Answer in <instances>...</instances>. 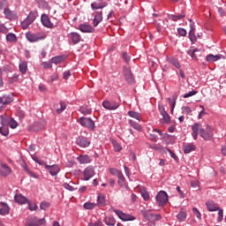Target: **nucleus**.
Instances as JSON below:
<instances>
[{"label":"nucleus","instance_id":"nucleus-46","mask_svg":"<svg viewBox=\"0 0 226 226\" xmlns=\"http://www.w3.org/2000/svg\"><path fill=\"white\" fill-rule=\"evenodd\" d=\"M79 112H81V114H84V116H88L89 114H91L92 110L89 108L80 107Z\"/></svg>","mask_w":226,"mask_h":226},{"label":"nucleus","instance_id":"nucleus-32","mask_svg":"<svg viewBox=\"0 0 226 226\" xmlns=\"http://www.w3.org/2000/svg\"><path fill=\"white\" fill-rule=\"evenodd\" d=\"M167 61L170 63V64H172V66H175V68H181V64L176 59L174 56H170L167 58Z\"/></svg>","mask_w":226,"mask_h":226},{"label":"nucleus","instance_id":"nucleus-38","mask_svg":"<svg viewBox=\"0 0 226 226\" xmlns=\"http://www.w3.org/2000/svg\"><path fill=\"white\" fill-rule=\"evenodd\" d=\"M23 170H25V172H26V174H28V176H30V177H34V179H38V175H36L33 171L29 170V168L27 167V164L23 165Z\"/></svg>","mask_w":226,"mask_h":226},{"label":"nucleus","instance_id":"nucleus-1","mask_svg":"<svg viewBox=\"0 0 226 226\" xmlns=\"http://www.w3.org/2000/svg\"><path fill=\"white\" fill-rule=\"evenodd\" d=\"M192 137L194 140L199 139V135H200V138L205 140L213 139V128L210 125H207L206 129H204L202 128V124L195 123L193 125H192Z\"/></svg>","mask_w":226,"mask_h":226},{"label":"nucleus","instance_id":"nucleus-4","mask_svg":"<svg viewBox=\"0 0 226 226\" xmlns=\"http://www.w3.org/2000/svg\"><path fill=\"white\" fill-rule=\"evenodd\" d=\"M81 126H84V128H87V130H91L92 132H94V128H96V125L94 124V121L89 117H80L78 121Z\"/></svg>","mask_w":226,"mask_h":226},{"label":"nucleus","instance_id":"nucleus-56","mask_svg":"<svg viewBox=\"0 0 226 226\" xmlns=\"http://www.w3.org/2000/svg\"><path fill=\"white\" fill-rule=\"evenodd\" d=\"M217 211H219V212H218V218H217V221H218V222H222V221H223V209H221V208L219 207V210H217Z\"/></svg>","mask_w":226,"mask_h":226},{"label":"nucleus","instance_id":"nucleus-51","mask_svg":"<svg viewBox=\"0 0 226 226\" xmlns=\"http://www.w3.org/2000/svg\"><path fill=\"white\" fill-rule=\"evenodd\" d=\"M41 209H43L44 211H46V209H49V207H50V203L47 202V201H42L40 205Z\"/></svg>","mask_w":226,"mask_h":226},{"label":"nucleus","instance_id":"nucleus-61","mask_svg":"<svg viewBox=\"0 0 226 226\" xmlns=\"http://www.w3.org/2000/svg\"><path fill=\"white\" fill-rule=\"evenodd\" d=\"M197 49L194 50H188L187 54L190 56L192 59H197V56H195V52H197Z\"/></svg>","mask_w":226,"mask_h":226},{"label":"nucleus","instance_id":"nucleus-30","mask_svg":"<svg viewBox=\"0 0 226 226\" xmlns=\"http://www.w3.org/2000/svg\"><path fill=\"white\" fill-rule=\"evenodd\" d=\"M78 162L81 164L91 163V158L89 155H79L77 157Z\"/></svg>","mask_w":226,"mask_h":226},{"label":"nucleus","instance_id":"nucleus-17","mask_svg":"<svg viewBox=\"0 0 226 226\" xmlns=\"http://www.w3.org/2000/svg\"><path fill=\"white\" fill-rule=\"evenodd\" d=\"M79 29L81 33H94V27L89 24H80Z\"/></svg>","mask_w":226,"mask_h":226},{"label":"nucleus","instance_id":"nucleus-6","mask_svg":"<svg viewBox=\"0 0 226 226\" xmlns=\"http://www.w3.org/2000/svg\"><path fill=\"white\" fill-rule=\"evenodd\" d=\"M114 213L118 216L120 220H122V222H133V220H135V216L124 213L121 210L115 209Z\"/></svg>","mask_w":226,"mask_h":226},{"label":"nucleus","instance_id":"nucleus-16","mask_svg":"<svg viewBox=\"0 0 226 226\" xmlns=\"http://www.w3.org/2000/svg\"><path fill=\"white\" fill-rule=\"evenodd\" d=\"M76 144L79 146V147H89L91 142L87 140V138L85 137H79L76 139Z\"/></svg>","mask_w":226,"mask_h":226},{"label":"nucleus","instance_id":"nucleus-18","mask_svg":"<svg viewBox=\"0 0 226 226\" xmlns=\"http://www.w3.org/2000/svg\"><path fill=\"white\" fill-rule=\"evenodd\" d=\"M124 75L129 84H133V74H132V71L129 68L124 67Z\"/></svg>","mask_w":226,"mask_h":226},{"label":"nucleus","instance_id":"nucleus-7","mask_svg":"<svg viewBox=\"0 0 226 226\" xmlns=\"http://www.w3.org/2000/svg\"><path fill=\"white\" fill-rule=\"evenodd\" d=\"M159 112H160L161 116L162 117L161 123L162 124H170V115H169V113H167V110H165V106H163V105L159 106Z\"/></svg>","mask_w":226,"mask_h":226},{"label":"nucleus","instance_id":"nucleus-29","mask_svg":"<svg viewBox=\"0 0 226 226\" xmlns=\"http://www.w3.org/2000/svg\"><path fill=\"white\" fill-rule=\"evenodd\" d=\"M55 109L57 114H61V112L66 110V103L64 102H60L59 104L55 105Z\"/></svg>","mask_w":226,"mask_h":226},{"label":"nucleus","instance_id":"nucleus-55","mask_svg":"<svg viewBox=\"0 0 226 226\" xmlns=\"http://www.w3.org/2000/svg\"><path fill=\"white\" fill-rule=\"evenodd\" d=\"M182 111L184 114H188V115L192 114V109L188 106L182 107Z\"/></svg>","mask_w":226,"mask_h":226},{"label":"nucleus","instance_id":"nucleus-24","mask_svg":"<svg viewBox=\"0 0 226 226\" xmlns=\"http://www.w3.org/2000/svg\"><path fill=\"white\" fill-rule=\"evenodd\" d=\"M222 57H223V56L222 55H213V54H209L206 56V61L207 63H215L216 61H220V59H222Z\"/></svg>","mask_w":226,"mask_h":226},{"label":"nucleus","instance_id":"nucleus-48","mask_svg":"<svg viewBox=\"0 0 226 226\" xmlns=\"http://www.w3.org/2000/svg\"><path fill=\"white\" fill-rule=\"evenodd\" d=\"M96 206H97L96 203L87 202L83 205V207L85 209H94V207H96Z\"/></svg>","mask_w":226,"mask_h":226},{"label":"nucleus","instance_id":"nucleus-54","mask_svg":"<svg viewBox=\"0 0 226 226\" xmlns=\"http://www.w3.org/2000/svg\"><path fill=\"white\" fill-rule=\"evenodd\" d=\"M141 196L143 197L144 200H149L151 199L147 191L141 192Z\"/></svg>","mask_w":226,"mask_h":226},{"label":"nucleus","instance_id":"nucleus-31","mask_svg":"<svg viewBox=\"0 0 226 226\" xmlns=\"http://www.w3.org/2000/svg\"><path fill=\"white\" fill-rule=\"evenodd\" d=\"M177 100V94H174L172 99L168 98L167 101L169 102L171 107V112H174V109H176V101Z\"/></svg>","mask_w":226,"mask_h":226},{"label":"nucleus","instance_id":"nucleus-14","mask_svg":"<svg viewBox=\"0 0 226 226\" xmlns=\"http://www.w3.org/2000/svg\"><path fill=\"white\" fill-rule=\"evenodd\" d=\"M69 38L71 41H72L73 45H77L78 43H80L82 40V36H80L79 34L77 32L70 33Z\"/></svg>","mask_w":226,"mask_h":226},{"label":"nucleus","instance_id":"nucleus-28","mask_svg":"<svg viewBox=\"0 0 226 226\" xmlns=\"http://www.w3.org/2000/svg\"><path fill=\"white\" fill-rule=\"evenodd\" d=\"M128 123H129L130 126H132V128H133L137 132H142V125H140V124H139L132 119H129Z\"/></svg>","mask_w":226,"mask_h":226},{"label":"nucleus","instance_id":"nucleus-57","mask_svg":"<svg viewBox=\"0 0 226 226\" xmlns=\"http://www.w3.org/2000/svg\"><path fill=\"white\" fill-rule=\"evenodd\" d=\"M64 188H65V190H68L69 192H74L75 188H73V186L70 185V184L68 183H64L63 184Z\"/></svg>","mask_w":226,"mask_h":226},{"label":"nucleus","instance_id":"nucleus-26","mask_svg":"<svg viewBox=\"0 0 226 226\" xmlns=\"http://www.w3.org/2000/svg\"><path fill=\"white\" fill-rule=\"evenodd\" d=\"M14 200H15V202H17L18 204H27V202H29L27 200V198H26V196L22 194H16L14 196Z\"/></svg>","mask_w":226,"mask_h":226},{"label":"nucleus","instance_id":"nucleus-49","mask_svg":"<svg viewBox=\"0 0 226 226\" xmlns=\"http://www.w3.org/2000/svg\"><path fill=\"white\" fill-rule=\"evenodd\" d=\"M41 66H42L44 70H49L52 68V62H42L41 64Z\"/></svg>","mask_w":226,"mask_h":226},{"label":"nucleus","instance_id":"nucleus-22","mask_svg":"<svg viewBox=\"0 0 226 226\" xmlns=\"http://www.w3.org/2000/svg\"><path fill=\"white\" fill-rule=\"evenodd\" d=\"M0 174L4 177H6L7 176H10L11 174V169L8 167L6 164H2L0 168Z\"/></svg>","mask_w":226,"mask_h":226},{"label":"nucleus","instance_id":"nucleus-21","mask_svg":"<svg viewBox=\"0 0 226 226\" xmlns=\"http://www.w3.org/2000/svg\"><path fill=\"white\" fill-rule=\"evenodd\" d=\"M97 206H102V207H105V206H109V200H107V198L105 197V195L99 193L97 196Z\"/></svg>","mask_w":226,"mask_h":226},{"label":"nucleus","instance_id":"nucleus-53","mask_svg":"<svg viewBox=\"0 0 226 226\" xmlns=\"http://www.w3.org/2000/svg\"><path fill=\"white\" fill-rule=\"evenodd\" d=\"M192 213H193V215H196L198 220H200V218H202V215H200V212L199 211V209L197 207L192 208Z\"/></svg>","mask_w":226,"mask_h":226},{"label":"nucleus","instance_id":"nucleus-10","mask_svg":"<svg viewBox=\"0 0 226 226\" xmlns=\"http://www.w3.org/2000/svg\"><path fill=\"white\" fill-rule=\"evenodd\" d=\"M41 22L44 27H48V29H54L55 26L50 21V18H49V15L47 14H41Z\"/></svg>","mask_w":226,"mask_h":226},{"label":"nucleus","instance_id":"nucleus-9","mask_svg":"<svg viewBox=\"0 0 226 226\" xmlns=\"http://www.w3.org/2000/svg\"><path fill=\"white\" fill-rule=\"evenodd\" d=\"M96 172L94 171V168L93 166L87 167L83 171V181H89L91 177H94Z\"/></svg>","mask_w":226,"mask_h":226},{"label":"nucleus","instance_id":"nucleus-23","mask_svg":"<svg viewBox=\"0 0 226 226\" xmlns=\"http://www.w3.org/2000/svg\"><path fill=\"white\" fill-rule=\"evenodd\" d=\"M108 3L107 2H102V3H96L94 2L91 4V8L92 10H103V8L108 6Z\"/></svg>","mask_w":226,"mask_h":226},{"label":"nucleus","instance_id":"nucleus-35","mask_svg":"<svg viewBox=\"0 0 226 226\" xmlns=\"http://www.w3.org/2000/svg\"><path fill=\"white\" fill-rule=\"evenodd\" d=\"M38 17V11H30V13L28 14V16L26 17V19L28 20H30V22H34L36 20Z\"/></svg>","mask_w":226,"mask_h":226},{"label":"nucleus","instance_id":"nucleus-25","mask_svg":"<svg viewBox=\"0 0 226 226\" xmlns=\"http://www.w3.org/2000/svg\"><path fill=\"white\" fill-rule=\"evenodd\" d=\"M127 115L129 117H132V119H136V121H142V114L139 112L134 111V110H130L128 111Z\"/></svg>","mask_w":226,"mask_h":226},{"label":"nucleus","instance_id":"nucleus-19","mask_svg":"<svg viewBox=\"0 0 226 226\" xmlns=\"http://www.w3.org/2000/svg\"><path fill=\"white\" fill-rule=\"evenodd\" d=\"M206 206L210 213L220 210V207L213 200L207 201Z\"/></svg>","mask_w":226,"mask_h":226},{"label":"nucleus","instance_id":"nucleus-60","mask_svg":"<svg viewBox=\"0 0 226 226\" xmlns=\"http://www.w3.org/2000/svg\"><path fill=\"white\" fill-rule=\"evenodd\" d=\"M122 57H123V59H124V61L125 63H130L131 57H130V56L128 55V53H126V52L123 53V54H122Z\"/></svg>","mask_w":226,"mask_h":226},{"label":"nucleus","instance_id":"nucleus-20","mask_svg":"<svg viewBox=\"0 0 226 226\" xmlns=\"http://www.w3.org/2000/svg\"><path fill=\"white\" fill-rule=\"evenodd\" d=\"M197 149V147L193 143H187L183 145V151L185 154H190L192 151H195Z\"/></svg>","mask_w":226,"mask_h":226},{"label":"nucleus","instance_id":"nucleus-59","mask_svg":"<svg viewBox=\"0 0 226 226\" xmlns=\"http://www.w3.org/2000/svg\"><path fill=\"white\" fill-rule=\"evenodd\" d=\"M196 93H197V91L192 90V91H190L189 93L185 94H184V98H190V97H192V96H195V94H196Z\"/></svg>","mask_w":226,"mask_h":226},{"label":"nucleus","instance_id":"nucleus-13","mask_svg":"<svg viewBox=\"0 0 226 226\" xmlns=\"http://www.w3.org/2000/svg\"><path fill=\"white\" fill-rule=\"evenodd\" d=\"M45 169L49 172L51 176H57V173L61 172V168H59V165L57 164L51 165V166L49 164H46Z\"/></svg>","mask_w":226,"mask_h":226},{"label":"nucleus","instance_id":"nucleus-27","mask_svg":"<svg viewBox=\"0 0 226 226\" xmlns=\"http://www.w3.org/2000/svg\"><path fill=\"white\" fill-rule=\"evenodd\" d=\"M19 68L22 75H26V73H27V63L26 61L20 60L19 64Z\"/></svg>","mask_w":226,"mask_h":226},{"label":"nucleus","instance_id":"nucleus-5","mask_svg":"<svg viewBox=\"0 0 226 226\" xmlns=\"http://www.w3.org/2000/svg\"><path fill=\"white\" fill-rule=\"evenodd\" d=\"M157 205L160 207H163V206H165V204H167V202H169V195H167V192H165V191H160L156 197H155Z\"/></svg>","mask_w":226,"mask_h":226},{"label":"nucleus","instance_id":"nucleus-40","mask_svg":"<svg viewBox=\"0 0 226 226\" xmlns=\"http://www.w3.org/2000/svg\"><path fill=\"white\" fill-rule=\"evenodd\" d=\"M104 223H106L108 226H114L116 225V219H114V217H106L104 219Z\"/></svg>","mask_w":226,"mask_h":226},{"label":"nucleus","instance_id":"nucleus-47","mask_svg":"<svg viewBox=\"0 0 226 226\" xmlns=\"http://www.w3.org/2000/svg\"><path fill=\"white\" fill-rule=\"evenodd\" d=\"M112 145L114 147V150L116 151V153H119V151L123 149V147H121V145L117 143V141L116 140L112 141Z\"/></svg>","mask_w":226,"mask_h":226},{"label":"nucleus","instance_id":"nucleus-52","mask_svg":"<svg viewBox=\"0 0 226 226\" xmlns=\"http://www.w3.org/2000/svg\"><path fill=\"white\" fill-rule=\"evenodd\" d=\"M166 149L168 153H170V155L173 158V160H175V162H177L179 160L177 155L172 150H170V148H166Z\"/></svg>","mask_w":226,"mask_h":226},{"label":"nucleus","instance_id":"nucleus-15","mask_svg":"<svg viewBox=\"0 0 226 226\" xmlns=\"http://www.w3.org/2000/svg\"><path fill=\"white\" fill-rule=\"evenodd\" d=\"M13 102V94H4L0 96V105H10Z\"/></svg>","mask_w":226,"mask_h":226},{"label":"nucleus","instance_id":"nucleus-39","mask_svg":"<svg viewBox=\"0 0 226 226\" xmlns=\"http://www.w3.org/2000/svg\"><path fill=\"white\" fill-rule=\"evenodd\" d=\"M109 171L111 176H117V177H120L123 174L121 170L116 168H109Z\"/></svg>","mask_w":226,"mask_h":226},{"label":"nucleus","instance_id":"nucleus-62","mask_svg":"<svg viewBox=\"0 0 226 226\" xmlns=\"http://www.w3.org/2000/svg\"><path fill=\"white\" fill-rule=\"evenodd\" d=\"M71 76L72 72H70V71H65L63 74V79H64V80H68V79H70Z\"/></svg>","mask_w":226,"mask_h":226},{"label":"nucleus","instance_id":"nucleus-2","mask_svg":"<svg viewBox=\"0 0 226 226\" xmlns=\"http://www.w3.org/2000/svg\"><path fill=\"white\" fill-rule=\"evenodd\" d=\"M26 38L30 43H36V41H41V40H45L47 38V34L45 33L41 32V33H32V32H27L26 34Z\"/></svg>","mask_w":226,"mask_h":226},{"label":"nucleus","instance_id":"nucleus-64","mask_svg":"<svg viewBox=\"0 0 226 226\" xmlns=\"http://www.w3.org/2000/svg\"><path fill=\"white\" fill-rule=\"evenodd\" d=\"M177 33L180 36H186V31L185 28H178Z\"/></svg>","mask_w":226,"mask_h":226},{"label":"nucleus","instance_id":"nucleus-63","mask_svg":"<svg viewBox=\"0 0 226 226\" xmlns=\"http://www.w3.org/2000/svg\"><path fill=\"white\" fill-rule=\"evenodd\" d=\"M88 226H103V222H102V221H98L96 222H89Z\"/></svg>","mask_w":226,"mask_h":226},{"label":"nucleus","instance_id":"nucleus-8","mask_svg":"<svg viewBox=\"0 0 226 226\" xmlns=\"http://www.w3.org/2000/svg\"><path fill=\"white\" fill-rule=\"evenodd\" d=\"M27 226H41L45 225V218L38 219L37 217H29L26 219Z\"/></svg>","mask_w":226,"mask_h":226},{"label":"nucleus","instance_id":"nucleus-58","mask_svg":"<svg viewBox=\"0 0 226 226\" xmlns=\"http://www.w3.org/2000/svg\"><path fill=\"white\" fill-rule=\"evenodd\" d=\"M28 204V207L30 209V211H36V209H38V206L36 205V203H29L26 202Z\"/></svg>","mask_w":226,"mask_h":226},{"label":"nucleus","instance_id":"nucleus-41","mask_svg":"<svg viewBox=\"0 0 226 226\" xmlns=\"http://www.w3.org/2000/svg\"><path fill=\"white\" fill-rule=\"evenodd\" d=\"M186 212L181 210L178 215H177V218L179 222H185L186 220Z\"/></svg>","mask_w":226,"mask_h":226},{"label":"nucleus","instance_id":"nucleus-43","mask_svg":"<svg viewBox=\"0 0 226 226\" xmlns=\"http://www.w3.org/2000/svg\"><path fill=\"white\" fill-rule=\"evenodd\" d=\"M6 40L7 41H17V35H15V34L10 33L6 35Z\"/></svg>","mask_w":226,"mask_h":226},{"label":"nucleus","instance_id":"nucleus-37","mask_svg":"<svg viewBox=\"0 0 226 226\" xmlns=\"http://www.w3.org/2000/svg\"><path fill=\"white\" fill-rule=\"evenodd\" d=\"M2 205H3V207L0 209V215L4 216L10 213V207H8V204H6V203H2Z\"/></svg>","mask_w":226,"mask_h":226},{"label":"nucleus","instance_id":"nucleus-42","mask_svg":"<svg viewBox=\"0 0 226 226\" xmlns=\"http://www.w3.org/2000/svg\"><path fill=\"white\" fill-rule=\"evenodd\" d=\"M31 24H33L32 21L26 18L24 21L21 22V27L22 29H27Z\"/></svg>","mask_w":226,"mask_h":226},{"label":"nucleus","instance_id":"nucleus-36","mask_svg":"<svg viewBox=\"0 0 226 226\" xmlns=\"http://www.w3.org/2000/svg\"><path fill=\"white\" fill-rule=\"evenodd\" d=\"M64 61V56H58L51 58V63L53 64H61Z\"/></svg>","mask_w":226,"mask_h":226},{"label":"nucleus","instance_id":"nucleus-50","mask_svg":"<svg viewBox=\"0 0 226 226\" xmlns=\"http://www.w3.org/2000/svg\"><path fill=\"white\" fill-rule=\"evenodd\" d=\"M150 216L154 222H160L162 220V215L160 214H150Z\"/></svg>","mask_w":226,"mask_h":226},{"label":"nucleus","instance_id":"nucleus-12","mask_svg":"<svg viewBox=\"0 0 226 226\" xmlns=\"http://www.w3.org/2000/svg\"><path fill=\"white\" fill-rule=\"evenodd\" d=\"M103 21V12L102 11L94 13L93 26L98 27L99 24Z\"/></svg>","mask_w":226,"mask_h":226},{"label":"nucleus","instance_id":"nucleus-34","mask_svg":"<svg viewBox=\"0 0 226 226\" xmlns=\"http://www.w3.org/2000/svg\"><path fill=\"white\" fill-rule=\"evenodd\" d=\"M118 178V185L119 186H121V188H128V185H126V179L124 178V175H123V173L117 177Z\"/></svg>","mask_w":226,"mask_h":226},{"label":"nucleus","instance_id":"nucleus-11","mask_svg":"<svg viewBox=\"0 0 226 226\" xmlns=\"http://www.w3.org/2000/svg\"><path fill=\"white\" fill-rule=\"evenodd\" d=\"M102 107H104V109L107 110H116L119 109V102L114 101H104L102 102Z\"/></svg>","mask_w":226,"mask_h":226},{"label":"nucleus","instance_id":"nucleus-33","mask_svg":"<svg viewBox=\"0 0 226 226\" xmlns=\"http://www.w3.org/2000/svg\"><path fill=\"white\" fill-rule=\"evenodd\" d=\"M4 13L9 20H13V19L16 17V14L12 11H10L8 8L4 10Z\"/></svg>","mask_w":226,"mask_h":226},{"label":"nucleus","instance_id":"nucleus-45","mask_svg":"<svg viewBox=\"0 0 226 226\" xmlns=\"http://www.w3.org/2000/svg\"><path fill=\"white\" fill-rule=\"evenodd\" d=\"M171 20H174V22H177V20H181V19H185V13L177 14V15H171L170 17Z\"/></svg>","mask_w":226,"mask_h":226},{"label":"nucleus","instance_id":"nucleus-44","mask_svg":"<svg viewBox=\"0 0 226 226\" xmlns=\"http://www.w3.org/2000/svg\"><path fill=\"white\" fill-rule=\"evenodd\" d=\"M8 125H3L0 127V133L4 135V137H7V135L10 133V131L8 130Z\"/></svg>","mask_w":226,"mask_h":226},{"label":"nucleus","instance_id":"nucleus-3","mask_svg":"<svg viewBox=\"0 0 226 226\" xmlns=\"http://www.w3.org/2000/svg\"><path fill=\"white\" fill-rule=\"evenodd\" d=\"M0 122L3 126H10L12 130H15V128L19 126V124L15 119L8 118V116L4 114L0 117Z\"/></svg>","mask_w":226,"mask_h":226}]
</instances>
